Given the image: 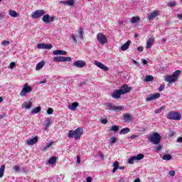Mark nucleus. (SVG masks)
I'll use <instances>...</instances> for the list:
<instances>
[{"instance_id": "5701e85b", "label": "nucleus", "mask_w": 182, "mask_h": 182, "mask_svg": "<svg viewBox=\"0 0 182 182\" xmlns=\"http://www.w3.org/2000/svg\"><path fill=\"white\" fill-rule=\"evenodd\" d=\"M9 14L10 15V16H11V18H18V16H19V14L13 9H10L9 11Z\"/></svg>"}, {"instance_id": "20e7f679", "label": "nucleus", "mask_w": 182, "mask_h": 182, "mask_svg": "<svg viewBox=\"0 0 182 182\" xmlns=\"http://www.w3.org/2000/svg\"><path fill=\"white\" fill-rule=\"evenodd\" d=\"M161 136L159 134V133L155 132L152 135L148 136V140L153 143V144H159L160 143V140Z\"/></svg>"}, {"instance_id": "13d9d810", "label": "nucleus", "mask_w": 182, "mask_h": 182, "mask_svg": "<svg viewBox=\"0 0 182 182\" xmlns=\"http://www.w3.org/2000/svg\"><path fill=\"white\" fill-rule=\"evenodd\" d=\"M137 50H138L139 52H143V47H141V46L138 47V48H137Z\"/></svg>"}, {"instance_id": "c9c22d12", "label": "nucleus", "mask_w": 182, "mask_h": 182, "mask_svg": "<svg viewBox=\"0 0 182 182\" xmlns=\"http://www.w3.org/2000/svg\"><path fill=\"white\" fill-rule=\"evenodd\" d=\"M111 132H114V133H117V131L119 130V126L114 125L110 127Z\"/></svg>"}, {"instance_id": "4c0bfd02", "label": "nucleus", "mask_w": 182, "mask_h": 182, "mask_svg": "<svg viewBox=\"0 0 182 182\" xmlns=\"http://www.w3.org/2000/svg\"><path fill=\"white\" fill-rule=\"evenodd\" d=\"M154 79V77H153L152 75H146L145 77L144 81L145 82H151Z\"/></svg>"}, {"instance_id": "de8ad7c7", "label": "nucleus", "mask_w": 182, "mask_h": 182, "mask_svg": "<svg viewBox=\"0 0 182 182\" xmlns=\"http://www.w3.org/2000/svg\"><path fill=\"white\" fill-rule=\"evenodd\" d=\"M47 113H48V114H52L53 113V109H52V108H48V109H47Z\"/></svg>"}, {"instance_id": "f03ea898", "label": "nucleus", "mask_w": 182, "mask_h": 182, "mask_svg": "<svg viewBox=\"0 0 182 182\" xmlns=\"http://www.w3.org/2000/svg\"><path fill=\"white\" fill-rule=\"evenodd\" d=\"M180 75H181V71L178 70L171 75H166L165 82H168L169 84L174 83L177 82V79H178V76H180Z\"/></svg>"}, {"instance_id": "a18cd8bd", "label": "nucleus", "mask_w": 182, "mask_h": 182, "mask_svg": "<svg viewBox=\"0 0 182 182\" xmlns=\"http://www.w3.org/2000/svg\"><path fill=\"white\" fill-rule=\"evenodd\" d=\"M13 169L14 170V171L18 172L19 170H21V167L15 165L13 167Z\"/></svg>"}, {"instance_id": "2eb2a0df", "label": "nucleus", "mask_w": 182, "mask_h": 182, "mask_svg": "<svg viewBox=\"0 0 182 182\" xmlns=\"http://www.w3.org/2000/svg\"><path fill=\"white\" fill-rule=\"evenodd\" d=\"M160 97V93L157 92L154 95H149L146 99V102H151V100H156V99H159Z\"/></svg>"}, {"instance_id": "a878e982", "label": "nucleus", "mask_w": 182, "mask_h": 182, "mask_svg": "<svg viewBox=\"0 0 182 182\" xmlns=\"http://www.w3.org/2000/svg\"><path fill=\"white\" fill-rule=\"evenodd\" d=\"M53 144H54L53 141L48 142L43 149V151H48V149H50V147H52V146H53Z\"/></svg>"}, {"instance_id": "6e6d98bb", "label": "nucleus", "mask_w": 182, "mask_h": 182, "mask_svg": "<svg viewBox=\"0 0 182 182\" xmlns=\"http://www.w3.org/2000/svg\"><path fill=\"white\" fill-rule=\"evenodd\" d=\"M77 164H80V156H77Z\"/></svg>"}, {"instance_id": "a211bd4d", "label": "nucleus", "mask_w": 182, "mask_h": 182, "mask_svg": "<svg viewBox=\"0 0 182 182\" xmlns=\"http://www.w3.org/2000/svg\"><path fill=\"white\" fill-rule=\"evenodd\" d=\"M73 66H75V68H83L84 66H86V62L83 60H77L73 63Z\"/></svg>"}, {"instance_id": "58836bf2", "label": "nucleus", "mask_w": 182, "mask_h": 182, "mask_svg": "<svg viewBox=\"0 0 182 182\" xmlns=\"http://www.w3.org/2000/svg\"><path fill=\"white\" fill-rule=\"evenodd\" d=\"M177 5V2L176 1H169L167 3V6H169L170 8H173Z\"/></svg>"}, {"instance_id": "423d86ee", "label": "nucleus", "mask_w": 182, "mask_h": 182, "mask_svg": "<svg viewBox=\"0 0 182 182\" xmlns=\"http://www.w3.org/2000/svg\"><path fill=\"white\" fill-rule=\"evenodd\" d=\"M144 159V155L143 154H139L136 156H131L128 159L129 164H134V161H140V160H143Z\"/></svg>"}, {"instance_id": "e433bc0d", "label": "nucleus", "mask_w": 182, "mask_h": 182, "mask_svg": "<svg viewBox=\"0 0 182 182\" xmlns=\"http://www.w3.org/2000/svg\"><path fill=\"white\" fill-rule=\"evenodd\" d=\"M4 173H5V166H2L0 168V178L4 177Z\"/></svg>"}, {"instance_id": "72a5a7b5", "label": "nucleus", "mask_w": 182, "mask_h": 182, "mask_svg": "<svg viewBox=\"0 0 182 182\" xmlns=\"http://www.w3.org/2000/svg\"><path fill=\"white\" fill-rule=\"evenodd\" d=\"M41 110H42V107H41V106L37 107L34 109H33L31 113H33V114H36V113H39V112H41Z\"/></svg>"}, {"instance_id": "7ed1b4c3", "label": "nucleus", "mask_w": 182, "mask_h": 182, "mask_svg": "<svg viewBox=\"0 0 182 182\" xmlns=\"http://www.w3.org/2000/svg\"><path fill=\"white\" fill-rule=\"evenodd\" d=\"M78 36H75V34L71 33L70 35V39L74 42V43H77V39H83V29L80 28L77 31Z\"/></svg>"}, {"instance_id": "b1692460", "label": "nucleus", "mask_w": 182, "mask_h": 182, "mask_svg": "<svg viewBox=\"0 0 182 182\" xmlns=\"http://www.w3.org/2000/svg\"><path fill=\"white\" fill-rule=\"evenodd\" d=\"M130 43H132V41H128L121 47V50H122L123 52H124V50H127L130 46Z\"/></svg>"}, {"instance_id": "412c9836", "label": "nucleus", "mask_w": 182, "mask_h": 182, "mask_svg": "<svg viewBox=\"0 0 182 182\" xmlns=\"http://www.w3.org/2000/svg\"><path fill=\"white\" fill-rule=\"evenodd\" d=\"M59 4H63V5H68V6H73L75 5V0H69L67 1H60Z\"/></svg>"}, {"instance_id": "338daca9", "label": "nucleus", "mask_w": 182, "mask_h": 182, "mask_svg": "<svg viewBox=\"0 0 182 182\" xmlns=\"http://www.w3.org/2000/svg\"><path fill=\"white\" fill-rule=\"evenodd\" d=\"M156 150H161V146H158L157 147H156Z\"/></svg>"}, {"instance_id": "f704fd0d", "label": "nucleus", "mask_w": 182, "mask_h": 182, "mask_svg": "<svg viewBox=\"0 0 182 182\" xmlns=\"http://www.w3.org/2000/svg\"><path fill=\"white\" fill-rule=\"evenodd\" d=\"M113 170H112V173H116V171L117 170V168H119V162L118 161H115L113 164Z\"/></svg>"}, {"instance_id": "473e14b6", "label": "nucleus", "mask_w": 182, "mask_h": 182, "mask_svg": "<svg viewBox=\"0 0 182 182\" xmlns=\"http://www.w3.org/2000/svg\"><path fill=\"white\" fill-rule=\"evenodd\" d=\"M49 126H50V121L49 119H47L43 124V127L45 130H48V129H49Z\"/></svg>"}, {"instance_id": "9b49d317", "label": "nucleus", "mask_w": 182, "mask_h": 182, "mask_svg": "<svg viewBox=\"0 0 182 182\" xmlns=\"http://www.w3.org/2000/svg\"><path fill=\"white\" fill-rule=\"evenodd\" d=\"M159 15H160V11L154 10L148 14L147 19L148 21H153L154 18H156Z\"/></svg>"}, {"instance_id": "a19ab883", "label": "nucleus", "mask_w": 182, "mask_h": 182, "mask_svg": "<svg viewBox=\"0 0 182 182\" xmlns=\"http://www.w3.org/2000/svg\"><path fill=\"white\" fill-rule=\"evenodd\" d=\"M164 109H166V107L162 106V107H161L160 108H158V109H155V110H154V112H155L156 114L161 113V111H162V110H164Z\"/></svg>"}, {"instance_id": "e2e57ef3", "label": "nucleus", "mask_w": 182, "mask_h": 182, "mask_svg": "<svg viewBox=\"0 0 182 182\" xmlns=\"http://www.w3.org/2000/svg\"><path fill=\"white\" fill-rule=\"evenodd\" d=\"M133 63L134 65H136V66H139V63L137 61L134 60H133Z\"/></svg>"}, {"instance_id": "dca6fc26", "label": "nucleus", "mask_w": 182, "mask_h": 182, "mask_svg": "<svg viewBox=\"0 0 182 182\" xmlns=\"http://www.w3.org/2000/svg\"><path fill=\"white\" fill-rule=\"evenodd\" d=\"M38 136H34L33 139H27L26 141V144H28V146H33V144H36V143H38Z\"/></svg>"}, {"instance_id": "69168bd1", "label": "nucleus", "mask_w": 182, "mask_h": 182, "mask_svg": "<svg viewBox=\"0 0 182 182\" xmlns=\"http://www.w3.org/2000/svg\"><path fill=\"white\" fill-rule=\"evenodd\" d=\"M119 170H124V166H118Z\"/></svg>"}, {"instance_id": "09e8293b", "label": "nucleus", "mask_w": 182, "mask_h": 182, "mask_svg": "<svg viewBox=\"0 0 182 182\" xmlns=\"http://www.w3.org/2000/svg\"><path fill=\"white\" fill-rule=\"evenodd\" d=\"M1 45H3V46H6V45H9V41H4L3 42H1Z\"/></svg>"}, {"instance_id": "bf43d9fd", "label": "nucleus", "mask_w": 182, "mask_h": 182, "mask_svg": "<svg viewBox=\"0 0 182 182\" xmlns=\"http://www.w3.org/2000/svg\"><path fill=\"white\" fill-rule=\"evenodd\" d=\"M177 141H178V143H182V137H178L177 139Z\"/></svg>"}, {"instance_id": "680f3d73", "label": "nucleus", "mask_w": 182, "mask_h": 182, "mask_svg": "<svg viewBox=\"0 0 182 182\" xmlns=\"http://www.w3.org/2000/svg\"><path fill=\"white\" fill-rule=\"evenodd\" d=\"M142 63H143V65H147V60H142Z\"/></svg>"}, {"instance_id": "5fc2aeb1", "label": "nucleus", "mask_w": 182, "mask_h": 182, "mask_svg": "<svg viewBox=\"0 0 182 182\" xmlns=\"http://www.w3.org/2000/svg\"><path fill=\"white\" fill-rule=\"evenodd\" d=\"M107 106L109 107V110H113V109H112V107H114V106L112 105V104H109Z\"/></svg>"}, {"instance_id": "6e6552de", "label": "nucleus", "mask_w": 182, "mask_h": 182, "mask_svg": "<svg viewBox=\"0 0 182 182\" xmlns=\"http://www.w3.org/2000/svg\"><path fill=\"white\" fill-rule=\"evenodd\" d=\"M31 92H32V87L26 83L23 85L22 90L20 92V96L24 97V96H26V94L31 93Z\"/></svg>"}, {"instance_id": "0e129e2a", "label": "nucleus", "mask_w": 182, "mask_h": 182, "mask_svg": "<svg viewBox=\"0 0 182 182\" xmlns=\"http://www.w3.org/2000/svg\"><path fill=\"white\" fill-rule=\"evenodd\" d=\"M136 137H137V135H132L131 136L130 139H136Z\"/></svg>"}, {"instance_id": "052dcab7", "label": "nucleus", "mask_w": 182, "mask_h": 182, "mask_svg": "<svg viewBox=\"0 0 182 182\" xmlns=\"http://www.w3.org/2000/svg\"><path fill=\"white\" fill-rule=\"evenodd\" d=\"M5 116H6V114H2L0 115V119H4V117H5Z\"/></svg>"}, {"instance_id": "f257e3e1", "label": "nucleus", "mask_w": 182, "mask_h": 182, "mask_svg": "<svg viewBox=\"0 0 182 182\" xmlns=\"http://www.w3.org/2000/svg\"><path fill=\"white\" fill-rule=\"evenodd\" d=\"M83 134V128L77 127L75 130H70L68 136L70 139H75V140H79Z\"/></svg>"}, {"instance_id": "8fccbe9b", "label": "nucleus", "mask_w": 182, "mask_h": 182, "mask_svg": "<svg viewBox=\"0 0 182 182\" xmlns=\"http://www.w3.org/2000/svg\"><path fill=\"white\" fill-rule=\"evenodd\" d=\"M164 87H165L164 85H160L159 88V92H163L164 90Z\"/></svg>"}, {"instance_id": "aec40b11", "label": "nucleus", "mask_w": 182, "mask_h": 182, "mask_svg": "<svg viewBox=\"0 0 182 182\" xmlns=\"http://www.w3.org/2000/svg\"><path fill=\"white\" fill-rule=\"evenodd\" d=\"M53 55H55V56H58V55H68V52L62 50H55L53 51Z\"/></svg>"}, {"instance_id": "0eeeda50", "label": "nucleus", "mask_w": 182, "mask_h": 182, "mask_svg": "<svg viewBox=\"0 0 182 182\" xmlns=\"http://www.w3.org/2000/svg\"><path fill=\"white\" fill-rule=\"evenodd\" d=\"M97 40L100 45H106L107 43V37L103 33H98L97 34Z\"/></svg>"}, {"instance_id": "ddd939ff", "label": "nucleus", "mask_w": 182, "mask_h": 182, "mask_svg": "<svg viewBox=\"0 0 182 182\" xmlns=\"http://www.w3.org/2000/svg\"><path fill=\"white\" fill-rule=\"evenodd\" d=\"M119 91L121 92L122 95H126V93H130V92H132V87H129L127 85H124L122 87H121Z\"/></svg>"}, {"instance_id": "37998d69", "label": "nucleus", "mask_w": 182, "mask_h": 182, "mask_svg": "<svg viewBox=\"0 0 182 182\" xmlns=\"http://www.w3.org/2000/svg\"><path fill=\"white\" fill-rule=\"evenodd\" d=\"M116 141H117V138H116L114 136L111 137L109 139L110 144H114V143H116Z\"/></svg>"}, {"instance_id": "1a4fd4ad", "label": "nucleus", "mask_w": 182, "mask_h": 182, "mask_svg": "<svg viewBox=\"0 0 182 182\" xmlns=\"http://www.w3.org/2000/svg\"><path fill=\"white\" fill-rule=\"evenodd\" d=\"M46 12L45 10H36L32 13L31 17L33 19H38V18H41V16H43Z\"/></svg>"}, {"instance_id": "c03bdc74", "label": "nucleus", "mask_w": 182, "mask_h": 182, "mask_svg": "<svg viewBox=\"0 0 182 182\" xmlns=\"http://www.w3.org/2000/svg\"><path fill=\"white\" fill-rule=\"evenodd\" d=\"M16 66L15 62H11L9 66V69H14Z\"/></svg>"}, {"instance_id": "49530a36", "label": "nucleus", "mask_w": 182, "mask_h": 182, "mask_svg": "<svg viewBox=\"0 0 182 182\" xmlns=\"http://www.w3.org/2000/svg\"><path fill=\"white\" fill-rule=\"evenodd\" d=\"M168 174L171 177H174L176 176V172L174 171H170Z\"/></svg>"}, {"instance_id": "bb28decb", "label": "nucleus", "mask_w": 182, "mask_h": 182, "mask_svg": "<svg viewBox=\"0 0 182 182\" xmlns=\"http://www.w3.org/2000/svg\"><path fill=\"white\" fill-rule=\"evenodd\" d=\"M78 106H79V103L73 102V103H72V105L68 106V109H69V110L75 111V110H76V107H77Z\"/></svg>"}, {"instance_id": "4468645a", "label": "nucleus", "mask_w": 182, "mask_h": 182, "mask_svg": "<svg viewBox=\"0 0 182 182\" xmlns=\"http://www.w3.org/2000/svg\"><path fill=\"white\" fill-rule=\"evenodd\" d=\"M42 21L43 22H45V23H50V22H53V21H55V16H50L49 14L44 15Z\"/></svg>"}, {"instance_id": "39448f33", "label": "nucleus", "mask_w": 182, "mask_h": 182, "mask_svg": "<svg viewBox=\"0 0 182 182\" xmlns=\"http://www.w3.org/2000/svg\"><path fill=\"white\" fill-rule=\"evenodd\" d=\"M166 117L169 120H181V114L178 112H171L167 114Z\"/></svg>"}, {"instance_id": "c756f323", "label": "nucleus", "mask_w": 182, "mask_h": 182, "mask_svg": "<svg viewBox=\"0 0 182 182\" xmlns=\"http://www.w3.org/2000/svg\"><path fill=\"white\" fill-rule=\"evenodd\" d=\"M112 109L114 110V112H120L124 110L123 106H114L112 107Z\"/></svg>"}, {"instance_id": "f3484780", "label": "nucleus", "mask_w": 182, "mask_h": 182, "mask_svg": "<svg viewBox=\"0 0 182 182\" xmlns=\"http://www.w3.org/2000/svg\"><path fill=\"white\" fill-rule=\"evenodd\" d=\"M94 65H95V66H97V68H100V69H102V70H108L109 68L105 65L103 63L97 61V60H95L94 62Z\"/></svg>"}, {"instance_id": "c85d7f7f", "label": "nucleus", "mask_w": 182, "mask_h": 182, "mask_svg": "<svg viewBox=\"0 0 182 182\" xmlns=\"http://www.w3.org/2000/svg\"><path fill=\"white\" fill-rule=\"evenodd\" d=\"M32 107V102L29 101L28 102H25L22 105L23 109H31Z\"/></svg>"}, {"instance_id": "ea45409f", "label": "nucleus", "mask_w": 182, "mask_h": 182, "mask_svg": "<svg viewBox=\"0 0 182 182\" xmlns=\"http://www.w3.org/2000/svg\"><path fill=\"white\" fill-rule=\"evenodd\" d=\"M162 159L166 161L171 160L172 156L170 154H165L163 156Z\"/></svg>"}, {"instance_id": "f8f14e48", "label": "nucleus", "mask_w": 182, "mask_h": 182, "mask_svg": "<svg viewBox=\"0 0 182 182\" xmlns=\"http://www.w3.org/2000/svg\"><path fill=\"white\" fill-rule=\"evenodd\" d=\"M53 48V46L50 43H38L37 44V49H52Z\"/></svg>"}, {"instance_id": "7c9ffc66", "label": "nucleus", "mask_w": 182, "mask_h": 182, "mask_svg": "<svg viewBox=\"0 0 182 182\" xmlns=\"http://www.w3.org/2000/svg\"><path fill=\"white\" fill-rule=\"evenodd\" d=\"M127 133H130V129L129 128H123L119 132V134H127Z\"/></svg>"}, {"instance_id": "2f4dec72", "label": "nucleus", "mask_w": 182, "mask_h": 182, "mask_svg": "<svg viewBox=\"0 0 182 182\" xmlns=\"http://www.w3.org/2000/svg\"><path fill=\"white\" fill-rule=\"evenodd\" d=\"M140 21V17L139 16H134L131 18L130 22L132 23H137Z\"/></svg>"}, {"instance_id": "cd10ccee", "label": "nucleus", "mask_w": 182, "mask_h": 182, "mask_svg": "<svg viewBox=\"0 0 182 182\" xmlns=\"http://www.w3.org/2000/svg\"><path fill=\"white\" fill-rule=\"evenodd\" d=\"M43 66H45V61L42 60L37 64L36 67V70H41V69H42Z\"/></svg>"}, {"instance_id": "3c124183", "label": "nucleus", "mask_w": 182, "mask_h": 182, "mask_svg": "<svg viewBox=\"0 0 182 182\" xmlns=\"http://www.w3.org/2000/svg\"><path fill=\"white\" fill-rule=\"evenodd\" d=\"M102 124H107V119H103L101 120Z\"/></svg>"}, {"instance_id": "9d476101", "label": "nucleus", "mask_w": 182, "mask_h": 182, "mask_svg": "<svg viewBox=\"0 0 182 182\" xmlns=\"http://www.w3.org/2000/svg\"><path fill=\"white\" fill-rule=\"evenodd\" d=\"M54 62H71L70 57L56 56L53 58Z\"/></svg>"}, {"instance_id": "864d4df0", "label": "nucleus", "mask_w": 182, "mask_h": 182, "mask_svg": "<svg viewBox=\"0 0 182 182\" xmlns=\"http://www.w3.org/2000/svg\"><path fill=\"white\" fill-rule=\"evenodd\" d=\"M176 16L179 21H182V14H177Z\"/></svg>"}, {"instance_id": "4be33fe9", "label": "nucleus", "mask_w": 182, "mask_h": 182, "mask_svg": "<svg viewBox=\"0 0 182 182\" xmlns=\"http://www.w3.org/2000/svg\"><path fill=\"white\" fill-rule=\"evenodd\" d=\"M122 95L120 90H115L112 94L113 99H120V95Z\"/></svg>"}, {"instance_id": "774afa93", "label": "nucleus", "mask_w": 182, "mask_h": 182, "mask_svg": "<svg viewBox=\"0 0 182 182\" xmlns=\"http://www.w3.org/2000/svg\"><path fill=\"white\" fill-rule=\"evenodd\" d=\"M134 182H140V178H137L136 179L134 180Z\"/></svg>"}, {"instance_id": "6ab92c4d", "label": "nucleus", "mask_w": 182, "mask_h": 182, "mask_svg": "<svg viewBox=\"0 0 182 182\" xmlns=\"http://www.w3.org/2000/svg\"><path fill=\"white\" fill-rule=\"evenodd\" d=\"M153 45H154V36H151L146 41V49H150V48H151Z\"/></svg>"}, {"instance_id": "393cba45", "label": "nucleus", "mask_w": 182, "mask_h": 182, "mask_svg": "<svg viewBox=\"0 0 182 182\" xmlns=\"http://www.w3.org/2000/svg\"><path fill=\"white\" fill-rule=\"evenodd\" d=\"M124 122H132L133 120V118L132 117V114L129 113H126L124 114Z\"/></svg>"}, {"instance_id": "603ef678", "label": "nucleus", "mask_w": 182, "mask_h": 182, "mask_svg": "<svg viewBox=\"0 0 182 182\" xmlns=\"http://www.w3.org/2000/svg\"><path fill=\"white\" fill-rule=\"evenodd\" d=\"M86 182H92V177L90 176L87 177Z\"/></svg>"}, {"instance_id": "4d7b16f0", "label": "nucleus", "mask_w": 182, "mask_h": 182, "mask_svg": "<svg viewBox=\"0 0 182 182\" xmlns=\"http://www.w3.org/2000/svg\"><path fill=\"white\" fill-rule=\"evenodd\" d=\"M174 134H175L174 132L170 131V132H169V136H170L171 137H173V136H174Z\"/></svg>"}, {"instance_id": "79ce46f5", "label": "nucleus", "mask_w": 182, "mask_h": 182, "mask_svg": "<svg viewBox=\"0 0 182 182\" xmlns=\"http://www.w3.org/2000/svg\"><path fill=\"white\" fill-rule=\"evenodd\" d=\"M48 163V164H55L56 163V157H51Z\"/></svg>"}]
</instances>
